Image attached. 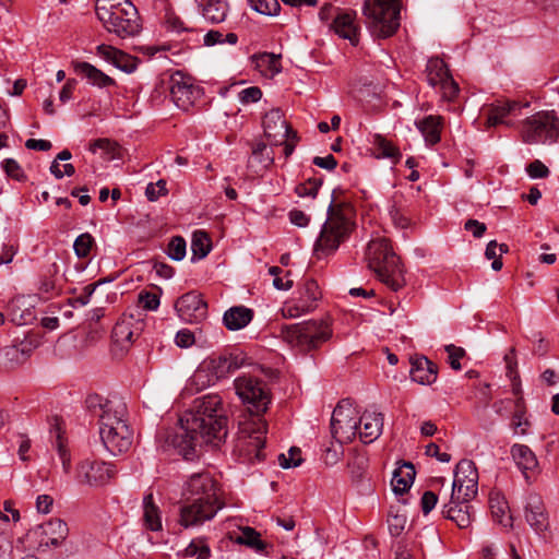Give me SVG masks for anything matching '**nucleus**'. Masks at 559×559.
Instances as JSON below:
<instances>
[{
    "label": "nucleus",
    "mask_w": 559,
    "mask_h": 559,
    "mask_svg": "<svg viewBox=\"0 0 559 559\" xmlns=\"http://www.w3.org/2000/svg\"><path fill=\"white\" fill-rule=\"evenodd\" d=\"M266 430L267 424L260 417L241 421L234 442L233 454L242 463L252 464L263 461Z\"/></svg>",
    "instance_id": "5"
},
{
    "label": "nucleus",
    "mask_w": 559,
    "mask_h": 559,
    "mask_svg": "<svg viewBox=\"0 0 559 559\" xmlns=\"http://www.w3.org/2000/svg\"><path fill=\"white\" fill-rule=\"evenodd\" d=\"M262 127L265 138L272 145H281L285 138L299 141L297 132L289 127L284 112L280 108H273L264 115Z\"/></svg>",
    "instance_id": "17"
},
{
    "label": "nucleus",
    "mask_w": 559,
    "mask_h": 559,
    "mask_svg": "<svg viewBox=\"0 0 559 559\" xmlns=\"http://www.w3.org/2000/svg\"><path fill=\"white\" fill-rule=\"evenodd\" d=\"M95 402H98L99 412V435L104 432H110L112 429L118 427H130L127 420V404L118 396L111 399L102 400L98 396L90 397V407H96Z\"/></svg>",
    "instance_id": "11"
},
{
    "label": "nucleus",
    "mask_w": 559,
    "mask_h": 559,
    "mask_svg": "<svg viewBox=\"0 0 559 559\" xmlns=\"http://www.w3.org/2000/svg\"><path fill=\"white\" fill-rule=\"evenodd\" d=\"M143 521L146 528L153 532L160 531L163 527L160 511L154 503L152 493L146 495L143 499Z\"/></svg>",
    "instance_id": "36"
},
{
    "label": "nucleus",
    "mask_w": 559,
    "mask_h": 559,
    "mask_svg": "<svg viewBox=\"0 0 559 559\" xmlns=\"http://www.w3.org/2000/svg\"><path fill=\"white\" fill-rule=\"evenodd\" d=\"M415 479V469L412 463H403L397 469L394 471L391 480L392 489L396 495L405 493Z\"/></svg>",
    "instance_id": "33"
},
{
    "label": "nucleus",
    "mask_w": 559,
    "mask_h": 559,
    "mask_svg": "<svg viewBox=\"0 0 559 559\" xmlns=\"http://www.w3.org/2000/svg\"><path fill=\"white\" fill-rule=\"evenodd\" d=\"M183 556L194 559H209L211 557V548L205 537L193 538L185 548Z\"/></svg>",
    "instance_id": "42"
},
{
    "label": "nucleus",
    "mask_w": 559,
    "mask_h": 559,
    "mask_svg": "<svg viewBox=\"0 0 559 559\" xmlns=\"http://www.w3.org/2000/svg\"><path fill=\"white\" fill-rule=\"evenodd\" d=\"M478 472L473 461L462 460L457 463L452 484V498L472 500L477 495Z\"/></svg>",
    "instance_id": "14"
},
{
    "label": "nucleus",
    "mask_w": 559,
    "mask_h": 559,
    "mask_svg": "<svg viewBox=\"0 0 559 559\" xmlns=\"http://www.w3.org/2000/svg\"><path fill=\"white\" fill-rule=\"evenodd\" d=\"M321 186V180L319 179H309L304 183L298 185L295 188V192L304 198V197H312L317 195V192Z\"/></svg>",
    "instance_id": "56"
},
{
    "label": "nucleus",
    "mask_w": 559,
    "mask_h": 559,
    "mask_svg": "<svg viewBox=\"0 0 559 559\" xmlns=\"http://www.w3.org/2000/svg\"><path fill=\"white\" fill-rule=\"evenodd\" d=\"M389 531L393 536H400L405 528L406 518L401 514L391 515L388 519Z\"/></svg>",
    "instance_id": "64"
},
{
    "label": "nucleus",
    "mask_w": 559,
    "mask_h": 559,
    "mask_svg": "<svg viewBox=\"0 0 559 559\" xmlns=\"http://www.w3.org/2000/svg\"><path fill=\"white\" fill-rule=\"evenodd\" d=\"M489 508L493 520L503 527L512 526V516L504 496L500 491L492 490L489 493Z\"/></svg>",
    "instance_id": "29"
},
{
    "label": "nucleus",
    "mask_w": 559,
    "mask_h": 559,
    "mask_svg": "<svg viewBox=\"0 0 559 559\" xmlns=\"http://www.w3.org/2000/svg\"><path fill=\"white\" fill-rule=\"evenodd\" d=\"M181 433L173 443L185 457L192 454L197 444L218 445L227 436V417L222 412L218 395H205L194 401L192 411L180 419Z\"/></svg>",
    "instance_id": "1"
},
{
    "label": "nucleus",
    "mask_w": 559,
    "mask_h": 559,
    "mask_svg": "<svg viewBox=\"0 0 559 559\" xmlns=\"http://www.w3.org/2000/svg\"><path fill=\"white\" fill-rule=\"evenodd\" d=\"M182 495L185 499L224 504L219 496L218 485L209 473L193 474L186 483Z\"/></svg>",
    "instance_id": "13"
},
{
    "label": "nucleus",
    "mask_w": 559,
    "mask_h": 559,
    "mask_svg": "<svg viewBox=\"0 0 559 559\" xmlns=\"http://www.w3.org/2000/svg\"><path fill=\"white\" fill-rule=\"evenodd\" d=\"M166 26L168 31L177 34L192 31L179 16L173 13L166 15Z\"/></svg>",
    "instance_id": "61"
},
{
    "label": "nucleus",
    "mask_w": 559,
    "mask_h": 559,
    "mask_svg": "<svg viewBox=\"0 0 559 559\" xmlns=\"http://www.w3.org/2000/svg\"><path fill=\"white\" fill-rule=\"evenodd\" d=\"M185 504L180 508V524L185 527L200 526L214 519L224 504H212L185 499Z\"/></svg>",
    "instance_id": "18"
},
{
    "label": "nucleus",
    "mask_w": 559,
    "mask_h": 559,
    "mask_svg": "<svg viewBox=\"0 0 559 559\" xmlns=\"http://www.w3.org/2000/svg\"><path fill=\"white\" fill-rule=\"evenodd\" d=\"M511 455L524 477L528 480L538 469V461L534 452L525 444H514L511 448Z\"/></svg>",
    "instance_id": "27"
},
{
    "label": "nucleus",
    "mask_w": 559,
    "mask_h": 559,
    "mask_svg": "<svg viewBox=\"0 0 559 559\" xmlns=\"http://www.w3.org/2000/svg\"><path fill=\"white\" fill-rule=\"evenodd\" d=\"M282 314L285 318H298L302 314L309 313L313 311L311 307H309L300 297L297 299H292L284 302L282 309Z\"/></svg>",
    "instance_id": "45"
},
{
    "label": "nucleus",
    "mask_w": 559,
    "mask_h": 559,
    "mask_svg": "<svg viewBox=\"0 0 559 559\" xmlns=\"http://www.w3.org/2000/svg\"><path fill=\"white\" fill-rule=\"evenodd\" d=\"M442 98L445 100H453L457 95L460 88L457 83L450 75L447 80L438 84Z\"/></svg>",
    "instance_id": "58"
},
{
    "label": "nucleus",
    "mask_w": 559,
    "mask_h": 559,
    "mask_svg": "<svg viewBox=\"0 0 559 559\" xmlns=\"http://www.w3.org/2000/svg\"><path fill=\"white\" fill-rule=\"evenodd\" d=\"M199 96L200 90L189 79L181 75L171 79L170 97L178 108L188 110Z\"/></svg>",
    "instance_id": "20"
},
{
    "label": "nucleus",
    "mask_w": 559,
    "mask_h": 559,
    "mask_svg": "<svg viewBox=\"0 0 559 559\" xmlns=\"http://www.w3.org/2000/svg\"><path fill=\"white\" fill-rule=\"evenodd\" d=\"M511 426L516 435H525L526 427L530 426V421L525 417L523 397H519L515 402V412L512 416Z\"/></svg>",
    "instance_id": "46"
},
{
    "label": "nucleus",
    "mask_w": 559,
    "mask_h": 559,
    "mask_svg": "<svg viewBox=\"0 0 559 559\" xmlns=\"http://www.w3.org/2000/svg\"><path fill=\"white\" fill-rule=\"evenodd\" d=\"M521 138L527 144H552L559 139V118L554 111H538L522 122Z\"/></svg>",
    "instance_id": "8"
},
{
    "label": "nucleus",
    "mask_w": 559,
    "mask_h": 559,
    "mask_svg": "<svg viewBox=\"0 0 559 559\" xmlns=\"http://www.w3.org/2000/svg\"><path fill=\"white\" fill-rule=\"evenodd\" d=\"M167 193L166 181L160 179L157 182L148 183L145 189V195L150 201H156L159 197Z\"/></svg>",
    "instance_id": "60"
},
{
    "label": "nucleus",
    "mask_w": 559,
    "mask_h": 559,
    "mask_svg": "<svg viewBox=\"0 0 559 559\" xmlns=\"http://www.w3.org/2000/svg\"><path fill=\"white\" fill-rule=\"evenodd\" d=\"M118 145L109 139H97L90 144V151L96 153L103 151L108 159H114L117 155Z\"/></svg>",
    "instance_id": "50"
},
{
    "label": "nucleus",
    "mask_w": 559,
    "mask_h": 559,
    "mask_svg": "<svg viewBox=\"0 0 559 559\" xmlns=\"http://www.w3.org/2000/svg\"><path fill=\"white\" fill-rule=\"evenodd\" d=\"M359 413L348 401H342L332 413L331 433L340 443H348L358 431Z\"/></svg>",
    "instance_id": "12"
},
{
    "label": "nucleus",
    "mask_w": 559,
    "mask_h": 559,
    "mask_svg": "<svg viewBox=\"0 0 559 559\" xmlns=\"http://www.w3.org/2000/svg\"><path fill=\"white\" fill-rule=\"evenodd\" d=\"M262 97V91L258 86H250L239 92L238 98L242 104L257 103Z\"/></svg>",
    "instance_id": "62"
},
{
    "label": "nucleus",
    "mask_w": 559,
    "mask_h": 559,
    "mask_svg": "<svg viewBox=\"0 0 559 559\" xmlns=\"http://www.w3.org/2000/svg\"><path fill=\"white\" fill-rule=\"evenodd\" d=\"M389 214L394 226L399 228H406L409 226L411 221L406 215L405 209L396 202L390 207Z\"/></svg>",
    "instance_id": "52"
},
{
    "label": "nucleus",
    "mask_w": 559,
    "mask_h": 559,
    "mask_svg": "<svg viewBox=\"0 0 559 559\" xmlns=\"http://www.w3.org/2000/svg\"><path fill=\"white\" fill-rule=\"evenodd\" d=\"M112 64L128 73H131L136 69L135 59L120 49H117Z\"/></svg>",
    "instance_id": "51"
},
{
    "label": "nucleus",
    "mask_w": 559,
    "mask_h": 559,
    "mask_svg": "<svg viewBox=\"0 0 559 559\" xmlns=\"http://www.w3.org/2000/svg\"><path fill=\"white\" fill-rule=\"evenodd\" d=\"M251 8L264 15H276L281 5L277 0H249Z\"/></svg>",
    "instance_id": "49"
},
{
    "label": "nucleus",
    "mask_w": 559,
    "mask_h": 559,
    "mask_svg": "<svg viewBox=\"0 0 559 559\" xmlns=\"http://www.w3.org/2000/svg\"><path fill=\"white\" fill-rule=\"evenodd\" d=\"M332 335L329 324L322 320L305 321L285 325L281 330L282 340L299 352L317 349Z\"/></svg>",
    "instance_id": "7"
},
{
    "label": "nucleus",
    "mask_w": 559,
    "mask_h": 559,
    "mask_svg": "<svg viewBox=\"0 0 559 559\" xmlns=\"http://www.w3.org/2000/svg\"><path fill=\"white\" fill-rule=\"evenodd\" d=\"M445 352L448 353V362L451 368L454 370H461L462 366L460 364V359L464 357L465 350L462 347L450 344L445 346Z\"/></svg>",
    "instance_id": "59"
},
{
    "label": "nucleus",
    "mask_w": 559,
    "mask_h": 559,
    "mask_svg": "<svg viewBox=\"0 0 559 559\" xmlns=\"http://www.w3.org/2000/svg\"><path fill=\"white\" fill-rule=\"evenodd\" d=\"M299 297L314 310L321 297L318 283L314 280H307L299 290Z\"/></svg>",
    "instance_id": "44"
},
{
    "label": "nucleus",
    "mask_w": 559,
    "mask_h": 559,
    "mask_svg": "<svg viewBox=\"0 0 559 559\" xmlns=\"http://www.w3.org/2000/svg\"><path fill=\"white\" fill-rule=\"evenodd\" d=\"M526 173L532 179L547 178L549 168L539 159H535L526 166Z\"/></svg>",
    "instance_id": "57"
},
{
    "label": "nucleus",
    "mask_w": 559,
    "mask_h": 559,
    "mask_svg": "<svg viewBox=\"0 0 559 559\" xmlns=\"http://www.w3.org/2000/svg\"><path fill=\"white\" fill-rule=\"evenodd\" d=\"M255 68L264 76H274L281 72V57L270 52H263L253 58Z\"/></svg>",
    "instance_id": "38"
},
{
    "label": "nucleus",
    "mask_w": 559,
    "mask_h": 559,
    "mask_svg": "<svg viewBox=\"0 0 559 559\" xmlns=\"http://www.w3.org/2000/svg\"><path fill=\"white\" fill-rule=\"evenodd\" d=\"M3 168L8 176L11 178L22 181L25 179V174L19 163L12 158H8L3 162Z\"/></svg>",
    "instance_id": "63"
},
{
    "label": "nucleus",
    "mask_w": 559,
    "mask_h": 559,
    "mask_svg": "<svg viewBox=\"0 0 559 559\" xmlns=\"http://www.w3.org/2000/svg\"><path fill=\"white\" fill-rule=\"evenodd\" d=\"M176 311L181 320L188 323H198L206 318L207 305L201 295L190 292L182 295L175 304Z\"/></svg>",
    "instance_id": "19"
},
{
    "label": "nucleus",
    "mask_w": 559,
    "mask_h": 559,
    "mask_svg": "<svg viewBox=\"0 0 559 559\" xmlns=\"http://www.w3.org/2000/svg\"><path fill=\"white\" fill-rule=\"evenodd\" d=\"M69 528L61 519H50L29 531L28 536L35 540L38 549L59 547L67 539Z\"/></svg>",
    "instance_id": "16"
},
{
    "label": "nucleus",
    "mask_w": 559,
    "mask_h": 559,
    "mask_svg": "<svg viewBox=\"0 0 559 559\" xmlns=\"http://www.w3.org/2000/svg\"><path fill=\"white\" fill-rule=\"evenodd\" d=\"M524 516L526 522L536 532H543L548 526V516L542 497L538 493L531 492L526 496L524 506Z\"/></svg>",
    "instance_id": "22"
},
{
    "label": "nucleus",
    "mask_w": 559,
    "mask_h": 559,
    "mask_svg": "<svg viewBox=\"0 0 559 559\" xmlns=\"http://www.w3.org/2000/svg\"><path fill=\"white\" fill-rule=\"evenodd\" d=\"M95 12L104 28L119 38H130L142 31L138 9L130 0H96Z\"/></svg>",
    "instance_id": "2"
},
{
    "label": "nucleus",
    "mask_w": 559,
    "mask_h": 559,
    "mask_svg": "<svg viewBox=\"0 0 559 559\" xmlns=\"http://www.w3.org/2000/svg\"><path fill=\"white\" fill-rule=\"evenodd\" d=\"M253 318L251 309L243 306L231 307L223 317V322L229 331H238L247 326Z\"/></svg>",
    "instance_id": "30"
},
{
    "label": "nucleus",
    "mask_w": 559,
    "mask_h": 559,
    "mask_svg": "<svg viewBox=\"0 0 559 559\" xmlns=\"http://www.w3.org/2000/svg\"><path fill=\"white\" fill-rule=\"evenodd\" d=\"M233 538L236 543L246 545L258 552H263L266 548V544L261 539L260 533L250 526L240 527L239 534Z\"/></svg>",
    "instance_id": "40"
},
{
    "label": "nucleus",
    "mask_w": 559,
    "mask_h": 559,
    "mask_svg": "<svg viewBox=\"0 0 559 559\" xmlns=\"http://www.w3.org/2000/svg\"><path fill=\"white\" fill-rule=\"evenodd\" d=\"M116 473L110 463L86 459L78 464L75 478L79 484L99 487L106 485Z\"/></svg>",
    "instance_id": "15"
},
{
    "label": "nucleus",
    "mask_w": 559,
    "mask_h": 559,
    "mask_svg": "<svg viewBox=\"0 0 559 559\" xmlns=\"http://www.w3.org/2000/svg\"><path fill=\"white\" fill-rule=\"evenodd\" d=\"M202 8L203 16L211 23L225 21L228 12L227 0H197Z\"/></svg>",
    "instance_id": "34"
},
{
    "label": "nucleus",
    "mask_w": 559,
    "mask_h": 559,
    "mask_svg": "<svg viewBox=\"0 0 559 559\" xmlns=\"http://www.w3.org/2000/svg\"><path fill=\"white\" fill-rule=\"evenodd\" d=\"M94 245L95 240L93 236L88 233H84L76 237L73 243V249L78 258L84 259L90 255Z\"/></svg>",
    "instance_id": "47"
},
{
    "label": "nucleus",
    "mask_w": 559,
    "mask_h": 559,
    "mask_svg": "<svg viewBox=\"0 0 559 559\" xmlns=\"http://www.w3.org/2000/svg\"><path fill=\"white\" fill-rule=\"evenodd\" d=\"M99 436L106 450L114 455L127 452L133 442V431L130 427H118Z\"/></svg>",
    "instance_id": "24"
},
{
    "label": "nucleus",
    "mask_w": 559,
    "mask_h": 559,
    "mask_svg": "<svg viewBox=\"0 0 559 559\" xmlns=\"http://www.w3.org/2000/svg\"><path fill=\"white\" fill-rule=\"evenodd\" d=\"M469 501L471 500H464L463 498L453 499L451 495L450 501L444 504L442 513L460 528H467L474 521V511Z\"/></svg>",
    "instance_id": "23"
},
{
    "label": "nucleus",
    "mask_w": 559,
    "mask_h": 559,
    "mask_svg": "<svg viewBox=\"0 0 559 559\" xmlns=\"http://www.w3.org/2000/svg\"><path fill=\"white\" fill-rule=\"evenodd\" d=\"M237 356L231 354H213L209 356L195 370L192 381L203 389L227 378L240 368Z\"/></svg>",
    "instance_id": "9"
},
{
    "label": "nucleus",
    "mask_w": 559,
    "mask_h": 559,
    "mask_svg": "<svg viewBox=\"0 0 559 559\" xmlns=\"http://www.w3.org/2000/svg\"><path fill=\"white\" fill-rule=\"evenodd\" d=\"M401 7L396 0H365V24L377 38H388L400 27Z\"/></svg>",
    "instance_id": "6"
},
{
    "label": "nucleus",
    "mask_w": 559,
    "mask_h": 559,
    "mask_svg": "<svg viewBox=\"0 0 559 559\" xmlns=\"http://www.w3.org/2000/svg\"><path fill=\"white\" fill-rule=\"evenodd\" d=\"M416 127L423 134L425 142L429 145H435L441 139L442 117L428 116L423 120L416 121Z\"/></svg>",
    "instance_id": "32"
},
{
    "label": "nucleus",
    "mask_w": 559,
    "mask_h": 559,
    "mask_svg": "<svg viewBox=\"0 0 559 559\" xmlns=\"http://www.w3.org/2000/svg\"><path fill=\"white\" fill-rule=\"evenodd\" d=\"M354 210L346 203H331L328 218L314 245L317 254H330L345 241L354 228Z\"/></svg>",
    "instance_id": "4"
},
{
    "label": "nucleus",
    "mask_w": 559,
    "mask_h": 559,
    "mask_svg": "<svg viewBox=\"0 0 559 559\" xmlns=\"http://www.w3.org/2000/svg\"><path fill=\"white\" fill-rule=\"evenodd\" d=\"M426 72L428 83L433 87L451 75L445 62L438 57L428 60Z\"/></svg>",
    "instance_id": "39"
},
{
    "label": "nucleus",
    "mask_w": 559,
    "mask_h": 559,
    "mask_svg": "<svg viewBox=\"0 0 559 559\" xmlns=\"http://www.w3.org/2000/svg\"><path fill=\"white\" fill-rule=\"evenodd\" d=\"M74 70L78 74L86 78L91 84L98 87H107L115 84L114 79L88 62H75Z\"/></svg>",
    "instance_id": "31"
},
{
    "label": "nucleus",
    "mask_w": 559,
    "mask_h": 559,
    "mask_svg": "<svg viewBox=\"0 0 559 559\" xmlns=\"http://www.w3.org/2000/svg\"><path fill=\"white\" fill-rule=\"evenodd\" d=\"M238 40V36L235 33H227L224 35L222 32L212 29L204 35V45L214 46L216 44L228 43L235 45Z\"/></svg>",
    "instance_id": "48"
},
{
    "label": "nucleus",
    "mask_w": 559,
    "mask_h": 559,
    "mask_svg": "<svg viewBox=\"0 0 559 559\" xmlns=\"http://www.w3.org/2000/svg\"><path fill=\"white\" fill-rule=\"evenodd\" d=\"M168 257L175 261H180L186 255V241L182 237H174L167 250Z\"/></svg>",
    "instance_id": "55"
},
{
    "label": "nucleus",
    "mask_w": 559,
    "mask_h": 559,
    "mask_svg": "<svg viewBox=\"0 0 559 559\" xmlns=\"http://www.w3.org/2000/svg\"><path fill=\"white\" fill-rule=\"evenodd\" d=\"M211 239L207 234L203 230H197L192 235L191 250L193 258L203 259L211 251Z\"/></svg>",
    "instance_id": "43"
},
{
    "label": "nucleus",
    "mask_w": 559,
    "mask_h": 559,
    "mask_svg": "<svg viewBox=\"0 0 559 559\" xmlns=\"http://www.w3.org/2000/svg\"><path fill=\"white\" fill-rule=\"evenodd\" d=\"M366 260L378 278L393 292L400 290L405 285L400 260L386 238L377 237L369 241Z\"/></svg>",
    "instance_id": "3"
},
{
    "label": "nucleus",
    "mask_w": 559,
    "mask_h": 559,
    "mask_svg": "<svg viewBox=\"0 0 559 559\" xmlns=\"http://www.w3.org/2000/svg\"><path fill=\"white\" fill-rule=\"evenodd\" d=\"M332 28L342 38L348 39L353 45L358 43L359 27L356 14L353 12H338L333 19Z\"/></svg>",
    "instance_id": "26"
},
{
    "label": "nucleus",
    "mask_w": 559,
    "mask_h": 559,
    "mask_svg": "<svg viewBox=\"0 0 559 559\" xmlns=\"http://www.w3.org/2000/svg\"><path fill=\"white\" fill-rule=\"evenodd\" d=\"M437 366L427 357H416L412 360L411 377L419 384H432L437 380Z\"/></svg>",
    "instance_id": "28"
},
{
    "label": "nucleus",
    "mask_w": 559,
    "mask_h": 559,
    "mask_svg": "<svg viewBox=\"0 0 559 559\" xmlns=\"http://www.w3.org/2000/svg\"><path fill=\"white\" fill-rule=\"evenodd\" d=\"M143 322L133 316L123 317L112 329V338L120 346L132 344L141 334Z\"/></svg>",
    "instance_id": "25"
},
{
    "label": "nucleus",
    "mask_w": 559,
    "mask_h": 559,
    "mask_svg": "<svg viewBox=\"0 0 559 559\" xmlns=\"http://www.w3.org/2000/svg\"><path fill=\"white\" fill-rule=\"evenodd\" d=\"M139 305L147 311H155L158 309L160 299L155 293L142 290L138 295Z\"/></svg>",
    "instance_id": "53"
},
{
    "label": "nucleus",
    "mask_w": 559,
    "mask_h": 559,
    "mask_svg": "<svg viewBox=\"0 0 559 559\" xmlns=\"http://www.w3.org/2000/svg\"><path fill=\"white\" fill-rule=\"evenodd\" d=\"M383 430V414L378 412H364L358 415V431L357 436L365 444L372 443L382 433Z\"/></svg>",
    "instance_id": "21"
},
{
    "label": "nucleus",
    "mask_w": 559,
    "mask_h": 559,
    "mask_svg": "<svg viewBox=\"0 0 559 559\" xmlns=\"http://www.w3.org/2000/svg\"><path fill=\"white\" fill-rule=\"evenodd\" d=\"M51 437L53 438V447L57 450L59 460L61 461L64 473H69L71 468V455L67 448L66 441L62 436L61 424L56 419L55 425L50 430Z\"/></svg>",
    "instance_id": "37"
},
{
    "label": "nucleus",
    "mask_w": 559,
    "mask_h": 559,
    "mask_svg": "<svg viewBox=\"0 0 559 559\" xmlns=\"http://www.w3.org/2000/svg\"><path fill=\"white\" fill-rule=\"evenodd\" d=\"M372 144L378 151V157L389 158L394 164L400 162L402 154L399 147L395 146L391 141L385 139L383 135L374 134L372 139Z\"/></svg>",
    "instance_id": "41"
},
{
    "label": "nucleus",
    "mask_w": 559,
    "mask_h": 559,
    "mask_svg": "<svg viewBox=\"0 0 559 559\" xmlns=\"http://www.w3.org/2000/svg\"><path fill=\"white\" fill-rule=\"evenodd\" d=\"M519 107L520 105L516 102H497V104H492L487 112V128L496 127L501 123L509 126V123L504 121V118Z\"/></svg>",
    "instance_id": "35"
},
{
    "label": "nucleus",
    "mask_w": 559,
    "mask_h": 559,
    "mask_svg": "<svg viewBox=\"0 0 559 559\" xmlns=\"http://www.w3.org/2000/svg\"><path fill=\"white\" fill-rule=\"evenodd\" d=\"M301 461V451L298 448H292L287 454L282 453L278 455V464L283 468L297 467Z\"/></svg>",
    "instance_id": "54"
},
{
    "label": "nucleus",
    "mask_w": 559,
    "mask_h": 559,
    "mask_svg": "<svg viewBox=\"0 0 559 559\" xmlns=\"http://www.w3.org/2000/svg\"><path fill=\"white\" fill-rule=\"evenodd\" d=\"M236 394L248 405L250 413L259 417L265 413L270 404V394L266 384L252 376H240L235 379Z\"/></svg>",
    "instance_id": "10"
}]
</instances>
